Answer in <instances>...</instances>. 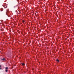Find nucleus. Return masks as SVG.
<instances>
[{
    "mask_svg": "<svg viewBox=\"0 0 74 74\" xmlns=\"http://www.w3.org/2000/svg\"><path fill=\"white\" fill-rule=\"evenodd\" d=\"M8 68L7 67H6L5 69V71L6 72H8Z\"/></svg>",
    "mask_w": 74,
    "mask_h": 74,
    "instance_id": "1",
    "label": "nucleus"
},
{
    "mask_svg": "<svg viewBox=\"0 0 74 74\" xmlns=\"http://www.w3.org/2000/svg\"><path fill=\"white\" fill-rule=\"evenodd\" d=\"M7 8V6L6 5L4 7V8Z\"/></svg>",
    "mask_w": 74,
    "mask_h": 74,
    "instance_id": "2",
    "label": "nucleus"
},
{
    "mask_svg": "<svg viewBox=\"0 0 74 74\" xmlns=\"http://www.w3.org/2000/svg\"><path fill=\"white\" fill-rule=\"evenodd\" d=\"M0 10L1 11H3V9L1 8L0 9Z\"/></svg>",
    "mask_w": 74,
    "mask_h": 74,
    "instance_id": "3",
    "label": "nucleus"
},
{
    "mask_svg": "<svg viewBox=\"0 0 74 74\" xmlns=\"http://www.w3.org/2000/svg\"><path fill=\"white\" fill-rule=\"evenodd\" d=\"M21 64H22V66H24L25 64L21 63Z\"/></svg>",
    "mask_w": 74,
    "mask_h": 74,
    "instance_id": "4",
    "label": "nucleus"
},
{
    "mask_svg": "<svg viewBox=\"0 0 74 74\" xmlns=\"http://www.w3.org/2000/svg\"><path fill=\"white\" fill-rule=\"evenodd\" d=\"M56 61L58 62H59V60L58 59H57Z\"/></svg>",
    "mask_w": 74,
    "mask_h": 74,
    "instance_id": "5",
    "label": "nucleus"
},
{
    "mask_svg": "<svg viewBox=\"0 0 74 74\" xmlns=\"http://www.w3.org/2000/svg\"><path fill=\"white\" fill-rule=\"evenodd\" d=\"M1 66L0 65V70H1Z\"/></svg>",
    "mask_w": 74,
    "mask_h": 74,
    "instance_id": "6",
    "label": "nucleus"
},
{
    "mask_svg": "<svg viewBox=\"0 0 74 74\" xmlns=\"http://www.w3.org/2000/svg\"><path fill=\"white\" fill-rule=\"evenodd\" d=\"M1 60H5V58H3V59H2Z\"/></svg>",
    "mask_w": 74,
    "mask_h": 74,
    "instance_id": "7",
    "label": "nucleus"
},
{
    "mask_svg": "<svg viewBox=\"0 0 74 74\" xmlns=\"http://www.w3.org/2000/svg\"><path fill=\"white\" fill-rule=\"evenodd\" d=\"M22 22H23V23H24V22H25V21H23Z\"/></svg>",
    "mask_w": 74,
    "mask_h": 74,
    "instance_id": "8",
    "label": "nucleus"
},
{
    "mask_svg": "<svg viewBox=\"0 0 74 74\" xmlns=\"http://www.w3.org/2000/svg\"><path fill=\"white\" fill-rule=\"evenodd\" d=\"M14 8H15V6H14Z\"/></svg>",
    "mask_w": 74,
    "mask_h": 74,
    "instance_id": "9",
    "label": "nucleus"
},
{
    "mask_svg": "<svg viewBox=\"0 0 74 74\" xmlns=\"http://www.w3.org/2000/svg\"><path fill=\"white\" fill-rule=\"evenodd\" d=\"M0 52H1V51H0Z\"/></svg>",
    "mask_w": 74,
    "mask_h": 74,
    "instance_id": "10",
    "label": "nucleus"
}]
</instances>
